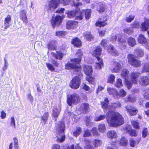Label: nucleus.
I'll return each mask as SVG.
<instances>
[{
  "mask_svg": "<svg viewBox=\"0 0 149 149\" xmlns=\"http://www.w3.org/2000/svg\"><path fill=\"white\" fill-rule=\"evenodd\" d=\"M106 116L107 122L110 126L117 127L124 123L123 118L118 112L110 111L107 113Z\"/></svg>",
  "mask_w": 149,
  "mask_h": 149,
  "instance_id": "obj_1",
  "label": "nucleus"
},
{
  "mask_svg": "<svg viewBox=\"0 0 149 149\" xmlns=\"http://www.w3.org/2000/svg\"><path fill=\"white\" fill-rule=\"evenodd\" d=\"M76 55L79 58H75L71 60V62L68 63L66 64L65 69L68 70L73 69L77 72L80 71L81 70L80 66L77 65L80 62L83 55L82 53L80 50H79L77 52Z\"/></svg>",
  "mask_w": 149,
  "mask_h": 149,
  "instance_id": "obj_2",
  "label": "nucleus"
},
{
  "mask_svg": "<svg viewBox=\"0 0 149 149\" xmlns=\"http://www.w3.org/2000/svg\"><path fill=\"white\" fill-rule=\"evenodd\" d=\"M55 129L56 136L57 138V141L60 142H63L65 139V135L63 134L65 129V126L63 122H58L56 125Z\"/></svg>",
  "mask_w": 149,
  "mask_h": 149,
  "instance_id": "obj_3",
  "label": "nucleus"
},
{
  "mask_svg": "<svg viewBox=\"0 0 149 149\" xmlns=\"http://www.w3.org/2000/svg\"><path fill=\"white\" fill-rule=\"evenodd\" d=\"M102 51V49L101 47H97L93 51L92 53V55L95 57L97 58V62L96 63L95 67L96 68L98 69H101L103 66L102 60L99 57L101 54Z\"/></svg>",
  "mask_w": 149,
  "mask_h": 149,
  "instance_id": "obj_4",
  "label": "nucleus"
},
{
  "mask_svg": "<svg viewBox=\"0 0 149 149\" xmlns=\"http://www.w3.org/2000/svg\"><path fill=\"white\" fill-rule=\"evenodd\" d=\"M118 37V44L119 45V48L121 50H123L125 47L126 44V42L125 38H123L120 35H117V36L115 34H112L110 40V42H115L116 39L117 37Z\"/></svg>",
  "mask_w": 149,
  "mask_h": 149,
  "instance_id": "obj_5",
  "label": "nucleus"
},
{
  "mask_svg": "<svg viewBox=\"0 0 149 149\" xmlns=\"http://www.w3.org/2000/svg\"><path fill=\"white\" fill-rule=\"evenodd\" d=\"M109 42V41L107 40H103L101 42L102 46L104 47L105 49H107L108 52L111 55L114 56H118L119 53L117 50L114 48V47L111 45H109L107 48V45Z\"/></svg>",
  "mask_w": 149,
  "mask_h": 149,
  "instance_id": "obj_6",
  "label": "nucleus"
},
{
  "mask_svg": "<svg viewBox=\"0 0 149 149\" xmlns=\"http://www.w3.org/2000/svg\"><path fill=\"white\" fill-rule=\"evenodd\" d=\"M67 102L69 106L76 104L79 102V97L77 94L70 95L67 96Z\"/></svg>",
  "mask_w": 149,
  "mask_h": 149,
  "instance_id": "obj_7",
  "label": "nucleus"
},
{
  "mask_svg": "<svg viewBox=\"0 0 149 149\" xmlns=\"http://www.w3.org/2000/svg\"><path fill=\"white\" fill-rule=\"evenodd\" d=\"M67 14L68 17L72 18L76 16L75 19L79 20L82 19L84 16V13L80 10L77 11H71L66 12L65 13Z\"/></svg>",
  "mask_w": 149,
  "mask_h": 149,
  "instance_id": "obj_8",
  "label": "nucleus"
},
{
  "mask_svg": "<svg viewBox=\"0 0 149 149\" xmlns=\"http://www.w3.org/2000/svg\"><path fill=\"white\" fill-rule=\"evenodd\" d=\"M127 58L129 64L135 67H139L140 66L141 61L136 59L134 55L132 54H129Z\"/></svg>",
  "mask_w": 149,
  "mask_h": 149,
  "instance_id": "obj_9",
  "label": "nucleus"
},
{
  "mask_svg": "<svg viewBox=\"0 0 149 149\" xmlns=\"http://www.w3.org/2000/svg\"><path fill=\"white\" fill-rule=\"evenodd\" d=\"M129 74V72L127 70L124 69L121 71V76L125 80L127 88L130 89L132 86V83L130 81L127 80Z\"/></svg>",
  "mask_w": 149,
  "mask_h": 149,
  "instance_id": "obj_10",
  "label": "nucleus"
},
{
  "mask_svg": "<svg viewBox=\"0 0 149 149\" xmlns=\"http://www.w3.org/2000/svg\"><path fill=\"white\" fill-rule=\"evenodd\" d=\"M80 84V78L77 77L73 78L70 83V86L74 89H77L79 87Z\"/></svg>",
  "mask_w": 149,
  "mask_h": 149,
  "instance_id": "obj_11",
  "label": "nucleus"
},
{
  "mask_svg": "<svg viewBox=\"0 0 149 149\" xmlns=\"http://www.w3.org/2000/svg\"><path fill=\"white\" fill-rule=\"evenodd\" d=\"M61 3L64 5H68L70 3L72 6H75L77 8H78L82 5L81 2H78L75 3L74 2V0H62Z\"/></svg>",
  "mask_w": 149,
  "mask_h": 149,
  "instance_id": "obj_12",
  "label": "nucleus"
},
{
  "mask_svg": "<svg viewBox=\"0 0 149 149\" xmlns=\"http://www.w3.org/2000/svg\"><path fill=\"white\" fill-rule=\"evenodd\" d=\"M138 41L147 49L148 47L149 40L146 38L144 36L142 35L139 36L137 39Z\"/></svg>",
  "mask_w": 149,
  "mask_h": 149,
  "instance_id": "obj_13",
  "label": "nucleus"
},
{
  "mask_svg": "<svg viewBox=\"0 0 149 149\" xmlns=\"http://www.w3.org/2000/svg\"><path fill=\"white\" fill-rule=\"evenodd\" d=\"M62 18L60 16H57L55 17H52L51 21V24L54 28L55 26L59 25L61 23Z\"/></svg>",
  "mask_w": 149,
  "mask_h": 149,
  "instance_id": "obj_14",
  "label": "nucleus"
},
{
  "mask_svg": "<svg viewBox=\"0 0 149 149\" xmlns=\"http://www.w3.org/2000/svg\"><path fill=\"white\" fill-rule=\"evenodd\" d=\"M139 82L142 86H147L149 84V78L147 76H142L139 79Z\"/></svg>",
  "mask_w": 149,
  "mask_h": 149,
  "instance_id": "obj_15",
  "label": "nucleus"
},
{
  "mask_svg": "<svg viewBox=\"0 0 149 149\" xmlns=\"http://www.w3.org/2000/svg\"><path fill=\"white\" fill-rule=\"evenodd\" d=\"M125 108L126 111L131 115L133 116L135 115L138 112V110L135 109L133 106L128 105L126 106Z\"/></svg>",
  "mask_w": 149,
  "mask_h": 149,
  "instance_id": "obj_16",
  "label": "nucleus"
},
{
  "mask_svg": "<svg viewBox=\"0 0 149 149\" xmlns=\"http://www.w3.org/2000/svg\"><path fill=\"white\" fill-rule=\"evenodd\" d=\"M60 2V0H52L49 3V7L50 9L57 8Z\"/></svg>",
  "mask_w": 149,
  "mask_h": 149,
  "instance_id": "obj_17",
  "label": "nucleus"
},
{
  "mask_svg": "<svg viewBox=\"0 0 149 149\" xmlns=\"http://www.w3.org/2000/svg\"><path fill=\"white\" fill-rule=\"evenodd\" d=\"M11 22V17L10 15H8L5 18L4 21V28L7 29L10 26Z\"/></svg>",
  "mask_w": 149,
  "mask_h": 149,
  "instance_id": "obj_18",
  "label": "nucleus"
},
{
  "mask_svg": "<svg viewBox=\"0 0 149 149\" xmlns=\"http://www.w3.org/2000/svg\"><path fill=\"white\" fill-rule=\"evenodd\" d=\"M139 73L137 72H132L130 75V79L132 83L137 84V78L138 77Z\"/></svg>",
  "mask_w": 149,
  "mask_h": 149,
  "instance_id": "obj_19",
  "label": "nucleus"
},
{
  "mask_svg": "<svg viewBox=\"0 0 149 149\" xmlns=\"http://www.w3.org/2000/svg\"><path fill=\"white\" fill-rule=\"evenodd\" d=\"M61 110V107L60 104L58 105V107L54 108L53 110L52 116L54 118L55 120H56V118H57L59 115Z\"/></svg>",
  "mask_w": 149,
  "mask_h": 149,
  "instance_id": "obj_20",
  "label": "nucleus"
},
{
  "mask_svg": "<svg viewBox=\"0 0 149 149\" xmlns=\"http://www.w3.org/2000/svg\"><path fill=\"white\" fill-rule=\"evenodd\" d=\"M27 13L24 10H22L20 12V18L26 24L27 23V18L26 16Z\"/></svg>",
  "mask_w": 149,
  "mask_h": 149,
  "instance_id": "obj_21",
  "label": "nucleus"
},
{
  "mask_svg": "<svg viewBox=\"0 0 149 149\" xmlns=\"http://www.w3.org/2000/svg\"><path fill=\"white\" fill-rule=\"evenodd\" d=\"M114 68L111 70L113 72H117L119 71L121 69V66L118 61H114L113 63Z\"/></svg>",
  "mask_w": 149,
  "mask_h": 149,
  "instance_id": "obj_22",
  "label": "nucleus"
},
{
  "mask_svg": "<svg viewBox=\"0 0 149 149\" xmlns=\"http://www.w3.org/2000/svg\"><path fill=\"white\" fill-rule=\"evenodd\" d=\"M78 24V22L75 21H69L66 24V27L67 29H72L76 27Z\"/></svg>",
  "mask_w": 149,
  "mask_h": 149,
  "instance_id": "obj_23",
  "label": "nucleus"
},
{
  "mask_svg": "<svg viewBox=\"0 0 149 149\" xmlns=\"http://www.w3.org/2000/svg\"><path fill=\"white\" fill-rule=\"evenodd\" d=\"M109 101L107 98H104V101L101 102V104L102 108L104 110L110 109V105H108Z\"/></svg>",
  "mask_w": 149,
  "mask_h": 149,
  "instance_id": "obj_24",
  "label": "nucleus"
},
{
  "mask_svg": "<svg viewBox=\"0 0 149 149\" xmlns=\"http://www.w3.org/2000/svg\"><path fill=\"white\" fill-rule=\"evenodd\" d=\"M149 27V20L148 19H145V21L143 22L141 25V29L142 31H147Z\"/></svg>",
  "mask_w": 149,
  "mask_h": 149,
  "instance_id": "obj_25",
  "label": "nucleus"
},
{
  "mask_svg": "<svg viewBox=\"0 0 149 149\" xmlns=\"http://www.w3.org/2000/svg\"><path fill=\"white\" fill-rule=\"evenodd\" d=\"M107 90L109 95H112L115 98H116L117 96V92L115 88L108 87Z\"/></svg>",
  "mask_w": 149,
  "mask_h": 149,
  "instance_id": "obj_26",
  "label": "nucleus"
},
{
  "mask_svg": "<svg viewBox=\"0 0 149 149\" xmlns=\"http://www.w3.org/2000/svg\"><path fill=\"white\" fill-rule=\"evenodd\" d=\"M107 136L108 138L110 139L111 140H112L113 139H116L118 137L116 132L113 130L109 131L107 133Z\"/></svg>",
  "mask_w": 149,
  "mask_h": 149,
  "instance_id": "obj_27",
  "label": "nucleus"
},
{
  "mask_svg": "<svg viewBox=\"0 0 149 149\" xmlns=\"http://www.w3.org/2000/svg\"><path fill=\"white\" fill-rule=\"evenodd\" d=\"M107 21V19L105 18H104V20L100 18L98 21L97 22L96 24V26H97L99 27H104L107 25V24L105 22V21Z\"/></svg>",
  "mask_w": 149,
  "mask_h": 149,
  "instance_id": "obj_28",
  "label": "nucleus"
},
{
  "mask_svg": "<svg viewBox=\"0 0 149 149\" xmlns=\"http://www.w3.org/2000/svg\"><path fill=\"white\" fill-rule=\"evenodd\" d=\"M84 71L85 74L87 76L91 75L93 72L92 67L90 66L85 65L84 68Z\"/></svg>",
  "mask_w": 149,
  "mask_h": 149,
  "instance_id": "obj_29",
  "label": "nucleus"
},
{
  "mask_svg": "<svg viewBox=\"0 0 149 149\" xmlns=\"http://www.w3.org/2000/svg\"><path fill=\"white\" fill-rule=\"evenodd\" d=\"M72 43L77 47H80L81 45V41L77 38L73 39L72 41Z\"/></svg>",
  "mask_w": 149,
  "mask_h": 149,
  "instance_id": "obj_30",
  "label": "nucleus"
},
{
  "mask_svg": "<svg viewBox=\"0 0 149 149\" xmlns=\"http://www.w3.org/2000/svg\"><path fill=\"white\" fill-rule=\"evenodd\" d=\"M89 108V104L87 103H85L81 105L80 109L82 111V112L86 113L88 112Z\"/></svg>",
  "mask_w": 149,
  "mask_h": 149,
  "instance_id": "obj_31",
  "label": "nucleus"
},
{
  "mask_svg": "<svg viewBox=\"0 0 149 149\" xmlns=\"http://www.w3.org/2000/svg\"><path fill=\"white\" fill-rule=\"evenodd\" d=\"M134 53L137 57H141L144 55V52L143 50L139 48L135 49L134 50Z\"/></svg>",
  "mask_w": 149,
  "mask_h": 149,
  "instance_id": "obj_32",
  "label": "nucleus"
},
{
  "mask_svg": "<svg viewBox=\"0 0 149 149\" xmlns=\"http://www.w3.org/2000/svg\"><path fill=\"white\" fill-rule=\"evenodd\" d=\"M51 55L55 58L59 60H61L63 56V54L61 52H57V54L54 52H52Z\"/></svg>",
  "mask_w": 149,
  "mask_h": 149,
  "instance_id": "obj_33",
  "label": "nucleus"
},
{
  "mask_svg": "<svg viewBox=\"0 0 149 149\" xmlns=\"http://www.w3.org/2000/svg\"><path fill=\"white\" fill-rule=\"evenodd\" d=\"M127 43L130 46L133 47L136 44L135 39L132 37L129 38L127 40Z\"/></svg>",
  "mask_w": 149,
  "mask_h": 149,
  "instance_id": "obj_34",
  "label": "nucleus"
},
{
  "mask_svg": "<svg viewBox=\"0 0 149 149\" xmlns=\"http://www.w3.org/2000/svg\"><path fill=\"white\" fill-rule=\"evenodd\" d=\"M126 92L124 89H122L118 92H117V96L116 98L118 99L119 97H124L126 95Z\"/></svg>",
  "mask_w": 149,
  "mask_h": 149,
  "instance_id": "obj_35",
  "label": "nucleus"
},
{
  "mask_svg": "<svg viewBox=\"0 0 149 149\" xmlns=\"http://www.w3.org/2000/svg\"><path fill=\"white\" fill-rule=\"evenodd\" d=\"M123 31L125 33L129 35L132 34L133 32V29L131 27L126 28L124 29Z\"/></svg>",
  "mask_w": 149,
  "mask_h": 149,
  "instance_id": "obj_36",
  "label": "nucleus"
},
{
  "mask_svg": "<svg viewBox=\"0 0 149 149\" xmlns=\"http://www.w3.org/2000/svg\"><path fill=\"white\" fill-rule=\"evenodd\" d=\"M121 106V104L120 102L117 103H113L110 104V109H116L120 107Z\"/></svg>",
  "mask_w": 149,
  "mask_h": 149,
  "instance_id": "obj_37",
  "label": "nucleus"
},
{
  "mask_svg": "<svg viewBox=\"0 0 149 149\" xmlns=\"http://www.w3.org/2000/svg\"><path fill=\"white\" fill-rule=\"evenodd\" d=\"M119 144L121 146H127V140L124 137H123L120 139Z\"/></svg>",
  "mask_w": 149,
  "mask_h": 149,
  "instance_id": "obj_38",
  "label": "nucleus"
},
{
  "mask_svg": "<svg viewBox=\"0 0 149 149\" xmlns=\"http://www.w3.org/2000/svg\"><path fill=\"white\" fill-rule=\"evenodd\" d=\"M149 72V63H146L144 67L142 68L141 72Z\"/></svg>",
  "mask_w": 149,
  "mask_h": 149,
  "instance_id": "obj_39",
  "label": "nucleus"
},
{
  "mask_svg": "<svg viewBox=\"0 0 149 149\" xmlns=\"http://www.w3.org/2000/svg\"><path fill=\"white\" fill-rule=\"evenodd\" d=\"M98 129L100 132H104L106 130L105 125L104 124L100 125L98 126Z\"/></svg>",
  "mask_w": 149,
  "mask_h": 149,
  "instance_id": "obj_40",
  "label": "nucleus"
},
{
  "mask_svg": "<svg viewBox=\"0 0 149 149\" xmlns=\"http://www.w3.org/2000/svg\"><path fill=\"white\" fill-rule=\"evenodd\" d=\"M114 85L117 88L122 87L123 85L122 80L119 78L116 81Z\"/></svg>",
  "mask_w": 149,
  "mask_h": 149,
  "instance_id": "obj_41",
  "label": "nucleus"
},
{
  "mask_svg": "<svg viewBox=\"0 0 149 149\" xmlns=\"http://www.w3.org/2000/svg\"><path fill=\"white\" fill-rule=\"evenodd\" d=\"M127 132L131 136H137V134L136 130H127L126 129Z\"/></svg>",
  "mask_w": 149,
  "mask_h": 149,
  "instance_id": "obj_42",
  "label": "nucleus"
},
{
  "mask_svg": "<svg viewBox=\"0 0 149 149\" xmlns=\"http://www.w3.org/2000/svg\"><path fill=\"white\" fill-rule=\"evenodd\" d=\"M106 117L105 115H100L99 116L95 117L94 120L96 121H99L104 119Z\"/></svg>",
  "mask_w": 149,
  "mask_h": 149,
  "instance_id": "obj_43",
  "label": "nucleus"
},
{
  "mask_svg": "<svg viewBox=\"0 0 149 149\" xmlns=\"http://www.w3.org/2000/svg\"><path fill=\"white\" fill-rule=\"evenodd\" d=\"M84 36L88 40H90L93 37L90 32H85L84 33Z\"/></svg>",
  "mask_w": 149,
  "mask_h": 149,
  "instance_id": "obj_44",
  "label": "nucleus"
},
{
  "mask_svg": "<svg viewBox=\"0 0 149 149\" xmlns=\"http://www.w3.org/2000/svg\"><path fill=\"white\" fill-rule=\"evenodd\" d=\"M81 129L80 127H78L76 130L73 133V135L77 137L81 133Z\"/></svg>",
  "mask_w": 149,
  "mask_h": 149,
  "instance_id": "obj_45",
  "label": "nucleus"
},
{
  "mask_svg": "<svg viewBox=\"0 0 149 149\" xmlns=\"http://www.w3.org/2000/svg\"><path fill=\"white\" fill-rule=\"evenodd\" d=\"M48 116V113L47 112H45L43 116H42V120L43 121L44 124H45L46 123Z\"/></svg>",
  "mask_w": 149,
  "mask_h": 149,
  "instance_id": "obj_46",
  "label": "nucleus"
},
{
  "mask_svg": "<svg viewBox=\"0 0 149 149\" xmlns=\"http://www.w3.org/2000/svg\"><path fill=\"white\" fill-rule=\"evenodd\" d=\"M86 146L85 147V149H94L93 147H92L90 144V142L88 140H86L85 141Z\"/></svg>",
  "mask_w": 149,
  "mask_h": 149,
  "instance_id": "obj_47",
  "label": "nucleus"
},
{
  "mask_svg": "<svg viewBox=\"0 0 149 149\" xmlns=\"http://www.w3.org/2000/svg\"><path fill=\"white\" fill-rule=\"evenodd\" d=\"M46 64L48 68L50 71L52 72H53L55 71V68L54 66L52 64L47 63H46Z\"/></svg>",
  "mask_w": 149,
  "mask_h": 149,
  "instance_id": "obj_48",
  "label": "nucleus"
},
{
  "mask_svg": "<svg viewBox=\"0 0 149 149\" xmlns=\"http://www.w3.org/2000/svg\"><path fill=\"white\" fill-rule=\"evenodd\" d=\"M86 80L88 81L89 83L93 85H94L95 84V82L94 80L95 78L93 77H90L89 78L86 77Z\"/></svg>",
  "mask_w": 149,
  "mask_h": 149,
  "instance_id": "obj_49",
  "label": "nucleus"
},
{
  "mask_svg": "<svg viewBox=\"0 0 149 149\" xmlns=\"http://www.w3.org/2000/svg\"><path fill=\"white\" fill-rule=\"evenodd\" d=\"M148 134V129L146 128H143L142 132V136L143 138H146Z\"/></svg>",
  "mask_w": 149,
  "mask_h": 149,
  "instance_id": "obj_50",
  "label": "nucleus"
},
{
  "mask_svg": "<svg viewBox=\"0 0 149 149\" xmlns=\"http://www.w3.org/2000/svg\"><path fill=\"white\" fill-rule=\"evenodd\" d=\"M91 10L90 9H87L85 12V16L86 19H88L91 16Z\"/></svg>",
  "mask_w": 149,
  "mask_h": 149,
  "instance_id": "obj_51",
  "label": "nucleus"
},
{
  "mask_svg": "<svg viewBox=\"0 0 149 149\" xmlns=\"http://www.w3.org/2000/svg\"><path fill=\"white\" fill-rule=\"evenodd\" d=\"M134 15H130L126 17L125 20L127 22L130 23L134 19Z\"/></svg>",
  "mask_w": 149,
  "mask_h": 149,
  "instance_id": "obj_52",
  "label": "nucleus"
},
{
  "mask_svg": "<svg viewBox=\"0 0 149 149\" xmlns=\"http://www.w3.org/2000/svg\"><path fill=\"white\" fill-rule=\"evenodd\" d=\"M132 123L133 127L136 129H139V126L138 122L136 121H131Z\"/></svg>",
  "mask_w": 149,
  "mask_h": 149,
  "instance_id": "obj_53",
  "label": "nucleus"
},
{
  "mask_svg": "<svg viewBox=\"0 0 149 149\" xmlns=\"http://www.w3.org/2000/svg\"><path fill=\"white\" fill-rule=\"evenodd\" d=\"M115 76L113 74H111L108 78V82L109 83H113L114 81Z\"/></svg>",
  "mask_w": 149,
  "mask_h": 149,
  "instance_id": "obj_54",
  "label": "nucleus"
},
{
  "mask_svg": "<svg viewBox=\"0 0 149 149\" xmlns=\"http://www.w3.org/2000/svg\"><path fill=\"white\" fill-rule=\"evenodd\" d=\"M94 145L95 146H100L102 144L101 141L98 139H95L93 142Z\"/></svg>",
  "mask_w": 149,
  "mask_h": 149,
  "instance_id": "obj_55",
  "label": "nucleus"
},
{
  "mask_svg": "<svg viewBox=\"0 0 149 149\" xmlns=\"http://www.w3.org/2000/svg\"><path fill=\"white\" fill-rule=\"evenodd\" d=\"M91 131L94 136H96L99 135V133L97 132V128H93Z\"/></svg>",
  "mask_w": 149,
  "mask_h": 149,
  "instance_id": "obj_56",
  "label": "nucleus"
},
{
  "mask_svg": "<svg viewBox=\"0 0 149 149\" xmlns=\"http://www.w3.org/2000/svg\"><path fill=\"white\" fill-rule=\"evenodd\" d=\"M126 101L127 102H133L136 100V98L134 97H131L130 95H128L126 98Z\"/></svg>",
  "mask_w": 149,
  "mask_h": 149,
  "instance_id": "obj_57",
  "label": "nucleus"
},
{
  "mask_svg": "<svg viewBox=\"0 0 149 149\" xmlns=\"http://www.w3.org/2000/svg\"><path fill=\"white\" fill-rule=\"evenodd\" d=\"M26 97L31 103H32L33 102V98L31 93L28 94L26 95Z\"/></svg>",
  "mask_w": 149,
  "mask_h": 149,
  "instance_id": "obj_58",
  "label": "nucleus"
},
{
  "mask_svg": "<svg viewBox=\"0 0 149 149\" xmlns=\"http://www.w3.org/2000/svg\"><path fill=\"white\" fill-rule=\"evenodd\" d=\"M47 47L49 49L51 50H54L55 49V45L52 44V43H50L48 44Z\"/></svg>",
  "mask_w": 149,
  "mask_h": 149,
  "instance_id": "obj_59",
  "label": "nucleus"
},
{
  "mask_svg": "<svg viewBox=\"0 0 149 149\" xmlns=\"http://www.w3.org/2000/svg\"><path fill=\"white\" fill-rule=\"evenodd\" d=\"M91 118V117H86V125L87 126L89 127V125H90V124H91L90 122Z\"/></svg>",
  "mask_w": 149,
  "mask_h": 149,
  "instance_id": "obj_60",
  "label": "nucleus"
},
{
  "mask_svg": "<svg viewBox=\"0 0 149 149\" xmlns=\"http://www.w3.org/2000/svg\"><path fill=\"white\" fill-rule=\"evenodd\" d=\"M13 140L15 144V149H18V141L17 139L16 138H13Z\"/></svg>",
  "mask_w": 149,
  "mask_h": 149,
  "instance_id": "obj_61",
  "label": "nucleus"
},
{
  "mask_svg": "<svg viewBox=\"0 0 149 149\" xmlns=\"http://www.w3.org/2000/svg\"><path fill=\"white\" fill-rule=\"evenodd\" d=\"M10 125L11 126H13L14 128H15V118L13 117L10 118Z\"/></svg>",
  "mask_w": 149,
  "mask_h": 149,
  "instance_id": "obj_62",
  "label": "nucleus"
},
{
  "mask_svg": "<svg viewBox=\"0 0 149 149\" xmlns=\"http://www.w3.org/2000/svg\"><path fill=\"white\" fill-rule=\"evenodd\" d=\"M91 134L89 131L87 130L85 131L84 134L83 135V136L84 137H88L91 136Z\"/></svg>",
  "mask_w": 149,
  "mask_h": 149,
  "instance_id": "obj_63",
  "label": "nucleus"
},
{
  "mask_svg": "<svg viewBox=\"0 0 149 149\" xmlns=\"http://www.w3.org/2000/svg\"><path fill=\"white\" fill-rule=\"evenodd\" d=\"M65 34V32L64 31H59L56 32V35L59 37L60 36H63Z\"/></svg>",
  "mask_w": 149,
  "mask_h": 149,
  "instance_id": "obj_64",
  "label": "nucleus"
}]
</instances>
